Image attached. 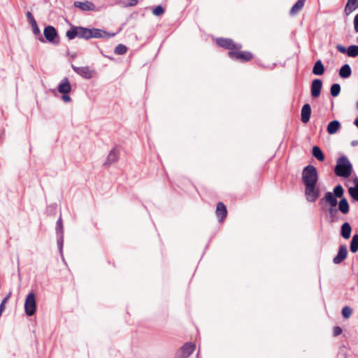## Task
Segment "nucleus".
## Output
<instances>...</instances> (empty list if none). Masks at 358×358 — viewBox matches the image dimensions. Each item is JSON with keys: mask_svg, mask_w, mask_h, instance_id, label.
<instances>
[{"mask_svg": "<svg viewBox=\"0 0 358 358\" xmlns=\"http://www.w3.org/2000/svg\"><path fill=\"white\" fill-rule=\"evenodd\" d=\"M337 204V199L335 198L331 192H326L324 196L319 201V205L322 206V210L325 209L324 208L327 206V205L329 206L328 212L329 214V219L331 222H335L339 220L338 217L336 216L338 210L336 208V206Z\"/></svg>", "mask_w": 358, "mask_h": 358, "instance_id": "nucleus-2", "label": "nucleus"}, {"mask_svg": "<svg viewBox=\"0 0 358 358\" xmlns=\"http://www.w3.org/2000/svg\"><path fill=\"white\" fill-rule=\"evenodd\" d=\"M62 99L65 102L68 103L71 101V96L68 94H62Z\"/></svg>", "mask_w": 358, "mask_h": 358, "instance_id": "nucleus-41", "label": "nucleus"}, {"mask_svg": "<svg viewBox=\"0 0 358 358\" xmlns=\"http://www.w3.org/2000/svg\"><path fill=\"white\" fill-rule=\"evenodd\" d=\"M357 108L358 109V101L356 103Z\"/></svg>", "mask_w": 358, "mask_h": 358, "instance_id": "nucleus-48", "label": "nucleus"}, {"mask_svg": "<svg viewBox=\"0 0 358 358\" xmlns=\"http://www.w3.org/2000/svg\"><path fill=\"white\" fill-rule=\"evenodd\" d=\"M127 48L123 44L117 45L114 50L115 54L116 55H124L127 52Z\"/></svg>", "mask_w": 358, "mask_h": 358, "instance_id": "nucleus-34", "label": "nucleus"}, {"mask_svg": "<svg viewBox=\"0 0 358 358\" xmlns=\"http://www.w3.org/2000/svg\"><path fill=\"white\" fill-rule=\"evenodd\" d=\"M313 155L320 162L324 160V155L322 150L317 145L313 148Z\"/></svg>", "mask_w": 358, "mask_h": 358, "instance_id": "nucleus-27", "label": "nucleus"}, {"mask_svg": "<svg viewBox=\"0 0 358 358\" xmlns=\"http://www.w3.org/2000/svg\"><path fill=\"white\" fill-rule=\"evenodd\" d=\"M352 70L349 64H346L341 66L339 70V76L343 78H348L350 76Z\"/></svg>", "mask_w": 358, "mask_h": 358, "instance_id": "nucleus-24", "label": "nucleus"}, {"mask_svg": "<svg viewBox=\"0 0 358 358\" xmlns=\"http://www.w3.org/2000/svg\"><path fill=\"white\" fill-rule=\"evenodd\" d=\"M227 213V210L225 205L222 202H219L216 208V215L219 222H222L225 219Z\"/></svg>", "mask_w": 358, "mask_h": 358, "instance_id": "nucleus-20", "label": "nucleus"}, {"mask_svg": "<svg viewBox=\"0 0 358 358\" xmlns=\"http://www.w3.org/2000/svg\"><path fill=\"white\" fill-rule=\"evenodd\" d=\"M11 294H12L11 292H9V293L6 295V297H8V299H9V298H10V296H11Z\"/></svg>", "mask_w": 358, "mask_h": 358, "instance_id": "nucleus-46", "label": "nucleus"}, {"mask_svg": "<svg viewBox=\"0 0 358 358\" xmlns=\"http://www.w3.org/2000/svg\"><path fill=\"white\" fill-rule=\"evenodd\" d=\"M352 314V309L349 306H345L342 310V315L345 318H349Z\"/></svg>", "mask_w": 358, "mask_h": 358, "instance_id": "nucleus-35", "label": "nucleus"}, {"mask_svg": "<svg viewBox=\"0 0 358 358\" xmlns=\"http://www.w3.org/2000/svg\"><path fill=\"white\" fill-rule=\"evenodd\" d=\"M26 17H27L28 21L29 22V23L31 24V25L33 24L34 23L36 22L32 13L30 11H27L26 13Z\"/></svg>", "mask_w": 358, "mask_h": 358, "instance_id": "nucleus-37", "label": "nucleus"}, {"mask_svg": "<svg viewBox=\"0 0 358 358\" xmlns=\"http://www.w3.org/2000/svg\"><path fill=\"white\" fill-rule=\"evenodd\" d=\"M357 8H358V0H348L343 10V14L348 16Z\"/></svg>", "mask_w": 358, "mask_h": 358, "instance_id": "nucleus-16", "label": "nucleus"}, {"mask_svg": "<svg viewBox=\"0 0 358 358\" xmlns=\"http://www.w3.org/2000/svg\"><path fill=\"white\" fill-rule=\"evenodd\" d=\"M355 124L358 127V117L355 120Z\"/></svg>", "mask_w": 358, "mask_h": 358, "instance_id": "nucleus-45", "label": "nucleus"}, {"mask_svg": "<svg viewBox=\"0 0 358 358\" xmlns=\"http://www.w3.org/2000/svg\"><path fill=\"white\" fill-rule=\"evenodd\" d=\"M58 92L61 94H69L71 90V85L68 78H64L57 87Z\"/></svg>", "mask_w": 358, "mask_h": 358, "instance_id": "nucleus-17", "label": "nucleus"}, {"mask_svg": "<svg viewBox=\"0 0 358 358\" xmlns=\"http://www.w3.org/2000/svg\"><path fill=\"white\" fill-rule=\"evenodd\" d=\"M347 54L349 57H355L358 55V45H350L348 48Z\"/></svg>", "mask_w": 358, "mask_h": 358, "instance_id": "nucleus-30", "label": "nucleus"}, {"mask_svg": "<svg viewBox=\"0 0 358 358\" xmlns=\"http://www.w3.org/2000/svg\"><path fill=\"white\" fill-rule=\"evenodd\" d=\"M216 43L219 46L229 50V52L239 50L242 48V45L241 44L235 43L230 38H218L216 39Z\"/></svg>", "mask_w": 358, "mask_h": 358, "instance_id": "nucleus-7", "label": "nucleus"}, {"mask_svg": "<svg viewBox=\"0 0 358 358\" xmlns=\"http://www.w3.org/2000/svg\"><path fill=\"white\" fill-rule=\"evenodd\" d=\"M8 297H5V298L2 300V301H1V304H3V305L5 306V304H6V303L8 301Z\"/></svg>", "mask_w": 358, "mask_h": 358, "instance_id": "nucleus-43", "label": "nucleus"}, {"mask_svg": "<svg viewBox=\"0 0 358 358\" xmlns=\"http://www.w3.org/2000/svg\"><path fill=\"white\" fill-rule=\"evenodd\" d=\"M199 351L198 352V353L196 354V358L199 357Z\"/></svg>", "mask_w": 358, "mask_h": 358, "instance_id": "nucleus-47", "label": "nucleus"}, {"mask_svg": "<svg viewBox=\"0 0 358 358\" xmlns=\"http://www.w3.org/2000/svg\"><path fill=\"white\" fill-rule=\"evenodd\" d=\"M71 68L77 74L85 79H90L92 78L94 73L93 70H91L90 68L87 66L78 67L71 64Z\"/></svg>", "mask_w": 358, "mask_h": 358, "instance_id": "nucleus-11", "label": "nucleus"}, {"mask_svg": "<svg viewBox=\"0 0 358 358\" xmlns=\"http://www.w3.org/2000/svg\"><path fill=\"white\" fill-rule=\"evenodd\" d=\"M351 227L348 222H345L341 226V234L345 239H348L350 237Z\"/></svg>", "mask_w": 358, "mask_h": 358, "instance_id": "nucleus-23", "label": "nucleus"}, {"mask_svg": "<svg viewBox=\"0 0 358 358\" xmlns=\"http://www.w3.org/2000/svg\"><path fill=\"white\" fill-rule=\"evenodd\" d=\"M228 55L231 59L243 62L250 61L252 58V54L250 52L241 51L240 50L229 51Z\"/></svg>", "mask_w": 358, "mask_h": 358, "instance_id": "nucleus-8", "label": "nucleus"}, {"mask_svg": "<svg viewBox=\"0 0 358 358\" xmlns=\"http://www.w3.org/2000/svg\"><path fill=\"white\" fill-rule=\"evenodd\" d=\"M311 115V107L310 104L306 103L303 106L301 112V122L303 123H307L310 118Z\"/></svg>", "mask_w": 358, "mask_h": 358, "instance_id": "nucleus-19", "label": "nucleus"}, {"mask_svg": "<svg viewBox=\"0 0 358 358\" xmlns=\"http://www.w3.org/2000/svg\"><path fill=\"white\" fill-rule=\"evenodd\" d=\"M338 210L343 214H348L350 210V206L348 200L345 198H342L338 203Z\"/></svg>", "mask_w": 358, "mask_h": 358, "instance_id": "nucleus-22", "label": "nucleus"}, {"mask_svg": "<svg viewBox=\"0 0 358 358\" xmlns=\"http://www.w3.org/2000/svg\"><path fill=\"white\" fill-rule=\"evenodd\" d=\"M354 29L355 31L358 33V14H357L354 18Z\"/></svg>", "mask_w": 358, "mask_h": 358, "instance_id": "nucleus-42", "label": "nucleus"}, {"mask_svg": "<svg viewBox=\"0 0 358 358\" xmlns=\"http://www.w3.org/2000/svg\"><path fill=\"white\" fill-rule=\"evenodd\" d=\"M341 92V86L338 83H334L331 85L330 89L331 95L334 97L338 96Z\"/></svg>", "mask_w": 358, "mask_h": 358, "instance_id": "nucleus-31", "label": "nucleus"}, {"mask_svg": "<svg viewBox=\"0 0 358 358\" xmlns=\"http://www.w3.org/2000/svg\"><path fill=\"white\" fill-rule=\"evenodd\" d=\"M344 190L343 187L341 185H336L334 189V193L333 195L335 196V198H341L343 195Z\"/></svg>", "mask_w": 358, "mask_h": 358, "instance_id": "nucleus-32", "label": "nucleus"}, {"mask_svg": "<svg viewBox=\"0 0 358 358\" xmlns=\"http://www.w3.org/2000/svg\"><path fill=\"white\" fill-rule=\"evenodd\" d=\"M306 0H298L292 7L290 15H294L299 12L303 7Z\"/></svg>", "mask_w": 358, "mask_h": 358, "instance_id": "nucleus-26", "label": "nucleus"}, {"mask_svg": "<svg viewBox=\"0 0 358 358\" xmlns=\"http://www.w3.org/2000/svg\"><path fill=\"white\" fill-rule=\"evenodd\" d=\"M115 35V34H109L100 29L92 28L90 29L89 39L92 38H110Z\"/></svg>", "mask_w": 358, "mask_h": 358, "instance_id": "nucleus-12", "label": "nucleus"}, {"mask_svg": "<svg viewBox=\"0 0 358 358\" xmlns=\"http://www.w3.org/2000/svg\"><path fill=\"white\" fill-rule=\"evenodd\" d=\"M73 6L76 8L80 9L83 11H90V10H95L96 6L95 5L89 1H76L73 3Z\"/></svg>", "mask_w": 358, "mask_h": 358, "instance_id": "nucleus-13", "label": "nucleus"}, {"mask_svg": "<svg viewBox=\"0 0 358 358\" xmlns=\"http://www.w3.org/2000/svg\"><path fill=\"white\" fill-rule=\"evenodd\" d=\"M138 0H119L117 4L122 7L135 6L138 4Z\"/></svg>", "mask_w": 358, "mask_h": 358, "instance_id": "nucleus-29", "label": "nucleus"}, {"mask_svg": "<svg viewBox=\"0 0 358 358\" xmlns=\"http://www.w3.org/2000/svg\"><path fill=\"white\" fill-rule=\"evenodd\" d=\"M348 255L347 247L344 245L339 247L337 255L333 259V262L335 264L341 263Z\"/></svg>", "mask_w": 358, "mask_h": 358, "instance_id": "nucleus-15", "label": "nucleus"}, {"mask_svg": "<svg viewBox=\"0 0 358 358\" xmlns=\"http://www.w3.org/2000/svg\"><path fill=\"white\" fill-rule=\"evenodd\" d=\"M348 193L355 201H358V180L355 187H351L348 189Z\"/></svg>", "mask_w": 358, "mask_h": 358, "instance_id": "nucleus-28", "label": "nucleus"}, {"mask_svg": "<svg viewBox=\"0 0 358 358\" xmlns=\"http://www.w3.org/2000/svg\"><path fill=\"white\" fill-rule=\"evenodd\" d=\"M351 145L352 146H356L358 145V141H353L352 143H351Z\"/></svg>", "mask_w": 358, "mask_h": 358, "instance_id": "nucleus-44", "label": "nucleus"}, {"mask_svg": "<svg viewBox=\"0 0 358 358\" xmlns=\"http://www.w3.org/2000/svg\"><path fill=\"white\" fill-rule=\"evenodd\" d=\"M164 12V10L162 6H157L152 10V13L156 16L162 15Z\"/></svg>", "mask_w": 358, "mask_h": 358, "instance_id": "nucleus-36", "label": "nucleus"}, {"mask_svg": "<svg viewBox=\"0 0 358 358\" xmlns=\"http://www.w3.org/2000/svg\"><path fill=\"white\" fill-rule=\"evenodd\" d=\"M43 34L48 42L53 44L59 43L57 32L54 27L51 25L45 27L43 31Z\"/></svg>", "mask_w": 358, "mask_h": 358, "instance_id": "nucleus-9", "label": "nucleus"}, {"mask_svg": "<svg viewBox=\"0 0 358 358\" xmlns=\"http://www.w3.org/2000/svg\"><path fill=\"white\" fill-rule=\"evenodd\" d=\"M341 127V124L338 120H333L330 122L327 126V132L329 134H336L339 128Z\"/></svg>", "mask_w": 358, "mask_h": 358, "instance_id": "nucleus-21", "label": "nucleus"}, {"mask_svg": "<svg viewBox=\"0 0 358 358\" xmlns=\"http://www.w3.org/2000/svg\"><path fill=\"white\" fill-rule=\"evenodd\" d=\"M196 345L194 343H185L178 350L177 354L178 358L188 357L194 351Z\"/></svg>", "mask_w": 358, "mask_h": 358, "instance_id": "nucleus-10", "label": "nucleus"}, {"mask_svg": "<svg viewBox=\"0 0 358 358\" xmlns=\"http://www.w3.org/2000/svg\"><path fill=\"white\" fill-rule=\"evenodd\" d=\"M56 234L57 236V246L59 253L64 259L63 245H64V228L62 216L60 215L56 223Z\"/></svg>", "mask_w": 358, "mask_h": 358, "instance_id": "nucleus-6", "label": "nucleus"}, {"mask_svg": "<svg viewBox=\"0 0 358 358\" xmlns=\"http://www.w3.org/2000/svg\"><path fill=\"white\" fill-rule=\"evenodd\" d=\"M352 172V166L348 158L343 155L338 158L334 169L335 174L338 177L347 178L350 176Z\"/></svg>", "mask_w": 358, "mask_h": 358, "instance_id": "nucleus-3", "label": "nucleus"}, {"mask_svg": "<svg viewBox=\"0 0 358 358\" xmlns=\"http://www.w3.org/2000/svg\"><path fill=\"white\" fill-rule=\"evenodd\" d=\"M336 48L337 50L341 53H345L348 51V50L345 48V47H344L343 45H342L341 44L336 45Z\"/></svg>", "mask_w": 358, "mask_h": 358, "instance_id": "nucleus-40", "label": "nucleus"}, {"mask_svg": "<svg viewBox=\"0 0 358 358\" xmlns=\"http://www.w3.org/2000/svg\"><path fill=\"white\" fill-rule=\"evenodd\" d=\"M324 72V67L321 60H317L313 66V73L315 75L320 76Z\"/></svg>", "mask_w": 358, "mask_h": 358, "instance_id": "nucleus-25", "label": "nucleus"}, {"mask_svg": "<svg viewBox=\"0 0 358 358\" xmlns=\"http://www.w3.org/2000/svg\"><path fill=\"white\" fill-rule=\"evenodd\" d=\"M33 32L35 35H38L40 34V29L38 27L37 22L31 24Z\"/></svg>", "mask_w": 358, "mask_h": 358, "instance_id": "nucleus-39", "label": "nucleus"}, {"mask_svg": "<svg viewBox=\"0 0 358 358\" xmlns=\"http://www.w3.org/2000/svg\"><path fill=\"white\" fill-rule=\"evenodd\" d=\"M36 310V300L34 292H29L24 301V311L27 315L32 316Z\"/></svg>", "mask_w": 358, "mask_h": 358, "instance_id": "nucleus-5", "label": "nucleus"}, {"mask_svg": "<svg viewBox=\"0 0 358 358\" xmlns=\"http://www.w3.org/2000/svg\"><path fill=\"white\" fill-rule=\"evenodd\" d=\"M342 331V329L338 326L334 327L333 329V334L334 336H339L340 334H341Z\"/></svg>", "mask_w": 358, "mask_h": 358, "instance_id": "nucleus-38", "label": "nucleus"}, {"mask_svg": "<svg viewBox=\"0 0 358 358\" xmlns=\"http://www.w3.org/2000/svg\"><path fill=\"white\" fill-rule=\"evenodd\" d=\"M89 34H90L89 28H85V27H77V26H71L70 29H69L66 31V36L69 40H73L76 37L88 40L89 39Z\"/></svg>", "mask_w": 358, "mask_h": 358, "instance_id": "nucleus-4", "label": "nucleus"}, {"mask_svg": "<svg viewBox=\"0 0 358 358\" xmlns=\"http://www.w3.org/2000/svg\"><path fill=\"white\" fill-rule=\"evenodd\" d=\"M322 87V82L320 79H315L311 84V95L314 98H317L320 95L321 89Z\"/></svg>", "mask_w": 358, "mask_h": 358, "instance_id": "nucleus-14", "label": "nucleus"}, {"mask_svg": "<svg viewBox=\"0 0 358 358\" xmlns=\"http://www.w3.org/2000/svg\"><path fill=\"white\" fill-rule=\"evenodd\" d=\"M358 234H355L353 236L351 243H350V250L352 252H355L358 250Z\"/></svg>", "mask_w": 358, "mask_h": 358, "instance_id": "nucleus-33", "label": "nucleus"}, {"mask_svg": "<svg viewBox=\"0 0 358 358\" xmlns=\"http://www.w3.org/2000/svg\"><path fill=\"white\" fill-rule=\"evenodd\" d=\"M119 159V153L117 152L116 148H113L107 156V158L103 164L105 166H110L112 164L116 162Z\"/></svg>", "mask_w": 358, "mask_h": 358, "instance_id": "nucleus-18", "label": "nucleus"}, {"mask_svg": "<svg viewBox=\"0 0 358 358\" xmlns=\"http://www.w3.org/2000/svg\"><path fill=\"white\" fill-rule=\"evenodd\" d=\"M318 174L313 165L306 166L302 171V181L305 185L304 194L307 201L314 203L320 195V187L317 185Z\"/></svg>", "mask_w": 358, "mask_h": 358, "instance_id": "nucleus-1", "label": "nucleus"}]
</instances>
